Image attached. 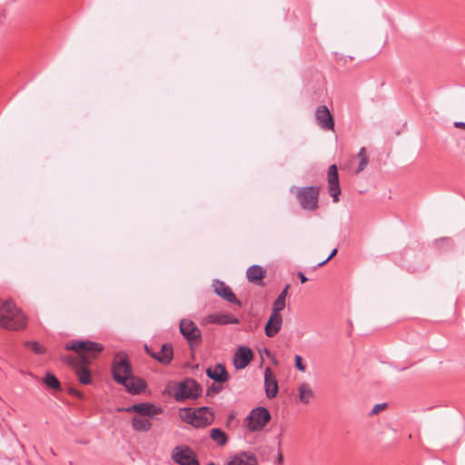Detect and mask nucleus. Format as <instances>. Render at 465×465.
<instances>
[{"label":"nucleus","mask_w":465,"mask_h":465,"mask_svg":"<svg viewBox=\"0 0 465 465\" xmlns=\"http://www.w3.org/2000/svg\"><path fill=\"white\" fill-rule=\"evenodd\" d=\"M25 345L32 350L35 354L45 353V348L38 341H25Z\"/></svg>","instance_id":"nucleus-28"},{"label":"nucleus","mask_w":465,"mask_h":465,"mask_svg":"<svg viewBox=\"0 0 465 465\" xmlns=\"http://www.w3.org/2000/svg\"><path fill=\"white\" fill-rule=\"evenodd\" d=\"M271 419V413L265 407H256L245 418L244 426L252 432L261 431Z\"/></svg>","instance_id":"nucleus-6"},{"label":"nucleus","mask_w":465,"mask_h":465,"mask_svg":"<svg viewBox=\"0 0 465 465\" xmlns=\"http://www.w3.org/2000/svg\"><path fill=\"white\" fill-rule=\"evenodd\" d=\"M282 325V314L271 313V316L265 324V334L269 338L274 337L281 330Z\"/></svg>","instance_id":"nucleus-21"},{"label":"nucleus","mask_w":465,"mask_h":465,"mask_svg":"<svg viewBox=\"0 0 465 465\" xmlns=\"http://www.w3.org/2000/svg\"><path fill=\"white\" fill-rule=\"evenodd\" d=\"M328 180V192L332 197L334 203L339 202V196L341 194V187L339 183L338 168L336 164H331L328 168L327 172Z\"/></svg>","instance_id":"nucleus-12"},{"label":"nucleus","mask_w":465,"mask_h":465,"mask_svg":"<svg viewBox=\"0 0 465 465\" xmlns=\"http://www.w3.org/2000/svg\"><path fill=\"white\" fill-rule=\"evenodd\" d=\"M145 350L152 358L162 364H169L173 357V347L169 343L163 344L161 350L157 352H152L147 346H145Z\"/></svg>","instance_id":"nucleus-18"},{"label":"nucleus","mask_w":465,"mask_h":465,"mask_svg":"<svg viewBox=\"0 0 465 465\" xmlns=\"http://www.w3.org/2000/svg\"><path fill=\"white\" fill-rule=\"evenodd\" d=\"M296 197L303 210L315 211L319 207L320 189L317 186L298 187Z\"/></svg>","instance_id":"nucleus-7"},{"label":"nucleus","mask_w":465,"mask_h":465,"mask_svg":"<svg viewBox=\"0 0 465 465\" xmlns=\"http://www.w3.org/2000/svg\"><path fill=\"white\" fill-rule=\"evenodd\" d=\"M207 376L216 382L223 383L228 381L229 374L226 368L222 363H217L213 367H209L206 370Z\"/></svg>","instance_id":"nucleus-20"},{"label":"nucleus","mask_w":465,"mask_h":465,"mask_svg":"<svg viewBox=\"0 0 465 465\" xmlns=\"http://www.w3.org/2000/svg\"><path fill=\"white\" fill-rule=\"evenodd\" d=\"M288 288L289 286H285V288L281 292V293L278 295L277 298H281L282 300H284L286 302V296L288 294Z\"/></svg>","instance_id":"nucleus-34"},{"label":"nucleus","mask_w":465,"mask_h":465,"mask_svg":"<svg viewBox=\"0 0 465 465\" xmlns=\"http://www.w3.org/2000/svg\"><path fill=\"white\" fill-rule=\"evenodd\" d=\"M246 277L251 282H257L262 285V279L265 277V271L261 265H252L246 272Z\"/></svg>","instance_id":"nucleus-22"},{"label":"nucleus","mask_w":465,"mask_h":465,"mask_svg":"<svg viewBox=\"0 0 465 465\" xmlns=\"http://www.w3.org/2000/svg\"><path fill=\"white\" fill-rule=\"evenodd\" d=\"M282 460H283L282 455V453H281V452H279V453H278V457H277L278 463H279V464H282Z\"/></svg>","instance_id":"nucleus-37"},{"label":"nucleus","mask_w":465,"mask_h":465,"mask_svg":"<svg viewBox=\"0 0 465 465\" xmlns=\"http://www.w3.org/2000/svg\"><path fill=\"white\" fill-rule=\"evenodd\" d=\"M213 287L214 292L224 299L225 301L236 304L238 306H242V302L237 299L236 295L233 293L232 289L224 283V282L220 280H214L213 282Z\"/></svg>","instance_id":"nucleus-14"},{"label":"nucleus","mask_w":465,"mask_h":465,"mask_svg":"<svg viewBox=\"0 0 465 465\" xmlns=\"http://www.w3.org/2000/svg\"><path fill=\"white\" fill-rule=\"evenodd\" d=\"M253 356L252 351L245 346L240 347L233 356V364L237 370L244 369L248 366Z\"/></svg>","instance_id":"nucleus-17"},{"label":"nucleus","mask_w":465,"mask_h":465,"mask_svg":"<svg viewBox=\"0 0 465 465\" xmlns=\"http://www.w3.org/2000/svg\"><path fill=\"white\" fill-rule=\"evenodd\" d=\"M63 361L72 367L80 383L84 385L90 384L93 381L89 369L91 362L87 355L64 356Z\"/></svg>","instance_id":"nucleus-5"},{"label":"nucleus","mask_w":465,"mask_h":465,"mask_svg":"<svg viewBox=\"0 0 465 465\" xmlns=\"http://www.w3.org/2000/svg\"><path fill=\"white\" fill-rule=\"evenodd\" d=\"M172 459L179 465H200L195 452L188 446H177L173 448Z\"/></svg>","instance_id":"nucleus-10"},{"label":"nucleus","mask_w":465,"mask_h":465,"mask_svg":"<svg viewBox=\"0 0 465 465\" xmlns=\"http://www.w3.org/2000/svg\"><path fill=\"white\" fill-rule=\"evenodd\" d=\"M454 125L458 128L465 129V123L464 122H456Z\"/></svg>","instance_id":"nucleus-36"},{"label":"nucleus","mask_w":465,"mask_h":465,"mask_svg":"<svg viewBox=\"0 0 465 465\" xmlns=\"http://www.w3.org/2000/svg\"><path fill=\"white\" fill-rule=\"evenodd\" d=\"M358 157L361 159V161H360L359 167L356 171L357 173L362 172L369 163V158H368V155L366 153V150L364 147H361L360 149V151L358 153Z\"/></svg>","instance_id":"nucleus-27"},{"label":"nucleus","mask_w":465,"mask_h":465,"mask_svg":"<svg viewBox=\"0 0 465 465\" xmlns=\"http://www.w3.org/2000/svg\"><path fill=\"white\" fill-rule=\"evenodd\" d=\"M64 348L67 351H74L77 355H86L90 353L91 358H95L97 354L104 350V345L89 340H73L66 342Z\"/></svg>","instance_id":"nucleus-8"},{"label":"nucleus","mask_w":465,"mask_h":465,"mask_svg":"<svg viewBox=\"0 0 465 465\" xmlns=\"http://www.w3.org/2000/svg\"><path fill=\"white\" fill-rule=\"evenodd\" d=\"M298 392L300 401L304 404H308L313 398V391L311 386L306 382H303L299 386Z\"/></svg>","instance_id":"nucleus-24"},{"label":"nucleus","mask_w":465,"mask_h":465,"mask_svg":"<svg viewBox=\"0 0 465 465\" xmlns=\"http://www.w3.org/2000/svg\"><path fill=\"white\" fill-rule=\"evenodd\" d=\"M179 417L183 421L195 428H205L213 422L214 412L209 407L196 409L184 407L179 410Z\"/></svg>","instance_id":"nucleus-4"},{"label":"nucleus","mask_w":465,"mask_h":465,"mask_svg":"<svg viewBox=\"0 0 465 465\" xmlns=\"http://www.w3.org/2000/svg\"><path fill=\"white\" fill-rule=\"evenodd\" d=\"M222 390V387L221 386H215V385H213L212 387H209L208 390H207V395L210 396V395H213V394H215V393H218L220 392Z\"/></svg>","instance_id":"nucleus-32"},{"label":"nucleus","mask_w":465,"mask_h":465,"mask_svg":"<svg viewBox=\"0 0 465 465\" xmlns=\"http://www.w3.org/2000/svg\"><path fill=\"white\" fill-rule=\"evenodd\" d=\"M164 393L173 397L177 402H184L198 399L203 393V388L196 380L186 378L178 383L168 382Z\"/></svg>","instance_id":"nucleus-3"},{"label":"nucleus","mask_w":465,"mask_h":465,"mask_svg":"<svg viewBox=\"0 0 465 465\" xmlns=\"http://www.w3.org/2000/svg\"><path fill=\"white\" fill-rule=\"evenodd\" d=\"M286 302L281 298H276L272 304V313L281 314V312L285 308Z\"/></svg>","instance_id":"nucleus-29"},{"label":"nucleus","mask_w":465,"mask_h":465,"mask_svg":"<svg viewBox=\"0 0 465 465\" xmlns=\"http://www.w3.org/2000/svg\"><path fill=\"white\" fill-rule=\"evenodd\" d=\"M122 411L126 412H135L139 414L140 417H145L149 419H152L154 416L162 414L163 412L162 407L151 402H141L133 404L129 407L123 409Z\"/></svg>","instance_id":"nucleus-11"},{"label":"nucleus","mask_w":465,"mask_h":465,"mask_svg":"<svg viewBox=\"0 0 465 465\" xmlns=\"http://www.w3.org/2000/svg\"><path fill=\"white\" fill-rule=\"evenodd\" d=\"M206 320L209 323L220 324V325H228V324H238L240 322L239 319L235 317L232 313L228 312H218L209 314L206 317Z\"/></svg>","instance_id":"nucleus-19"},{"label":"nucleus","mask_w":465,"mask_h":465,"mask_svg":"<svg viewBox=\"0 0 465 465\" xmlns=\"http://www.w3.org/2000/svg\"><path fill=\"white\" fill-rule=\"evenodd\" d=\"M264 388L265 394L268 399H273L278 393V381L276 375L270 367L264 370Z\"/></svg>","instance_id":"nucleus-15"},{"label":"nucleus","mask_w":465,"mask_h":465,"mask_svg":"<svg viewBox=\"0 0 465 465\" xmlns=\"http://www.w3.org/2000/svg\"><path fill=\"white\" fill-rule=\"evenodd\" d=\"M45 384L55 391H61V383L59 380L51 372H47L44 378Z\"/></svg>","instance_id":"nucleus-26"},{"label":"nucleus","mask_w":465,"mask_h":465,"mask_svg":"<svg viewBox=\"0 0 465 465\" xmlns=\"http://www.w3.org/2000/svg\"><path fill=\"white\" fill-rule=\"evenodd\" d=\"M337 253V249H333L332 252H331V254L324 260L322 261V262H320L318 265L319 266H322L323 264H325L327 262H329L332 257H334Z\"/></svg>","instance_id":"nucleus-33"},{"label":"nucleus","mask_w":465,"mask_h":465,"mask_svg":"<svg viewBox=\"0 0 465 465\" xmlns=\"http://www.w3.org/2000/svg\"><path fill=\"white\" fill-rule=\"evenodd\" d=\"M27 325V317L12 300H0V327L21 331Z\"/></svg>","instance_id":"nucleus-2"},{"label":"nucleus","mask_w":465,"mask_h":465,"mask_svg":"<svg viewBox=\"0 0 465 465\" xmlns=\"http://www.w3.org/2000/svg\"><path fill=\"white\" fill-rule=\"evenodd\" d=\"M131 425L133 430L138 432H147L153 426L149 418L140 416H134L131 420Z\"/></svg>","instance_id":"nucleus-23"},{"label":"nucleus","mask_w":465,"mask_h":465,"mask_svg":"<svg viewBox=\"0 0 465 465\" xmlns=\"http://www.w3.org/2000/svg\"><path fill=\"white\" fill-rule=\"evenodd\" d=\"M180 332L186 339L190 347H199L202 343V332L196 324L188 319L180 322Z\"/></svg>","instance_id":"nucleus-9"},{"label":"nucleus","mask_w":465,"mask_h":465,"mask_svg":"<svg viewBox=\"0 0 465 465\" xmlns=\"http://www.w3.org/2000/svg\"><path fill=\"white\" fill-rule=\"evenodd\" d=\"M297 275H298L299 279L301 280L302 283H305L308 281V278L304 275L303 272H299Z\"/></svg>","instance_id":"nucleus-35"},{"label":"nucleus","mask_w":465,"mask_h":465,"mask_svg":"<svg viewBox=\"0 0 465 465\" xmlns=\"http://www.w3.org/2000/svg\"><path fill=\"white\" fill-rule=\"evenodd\" d=\"M208 465H215L213 462H210Z\"/></svg>","instance_id":"nucleus-38"},{"label":"nucleus","mask_w":465,"mask_h":465,"mask_svg":"<svg viewBox=\"0 0 465 465\" xmlns=\"http://www.w3.org/2000/svg\"><path fill=\"white\" fill-rule=\"evenodd\" d=\"M295 367L301 371H305L306 370L305 365L302 363V358L300 355L295 356Z\"/></svg>","instance_id":"nucleus-30"},{"label":"nucleus","mask_w":465,"mask_h":465,"mask_svg":"<svg viewBox=\"0 0 465 465\" xmlns=\"http://www.w3.org/2000/svg\"><path fill=\"white\" fill-rule=\"evenodd\" d=\"M386 407V403L376 404L371 411V414H378L383 411Z\"/></svg>","instance_id":"nucleus-31"},{"label":"nucleus","mask_w":465,"mask_h":465,"mask_svg":"<svg viewBox=\"0 0 465 465\" xmlns=\"http://www.w3.org/2000/svg\"><path fill=\"white\" fill-rule=\"evenodd\" d=\"M210 438L220 447L228 442L227 434L219 428H213L210 430Z\"/></svg>","instance_id":"nucleus-25"},{"label":"nucleus","mask_w":465,"mask_h":465,"mask_svg":"<svg viewBox=\"0 0 465 465\" xmlns=\"http://www.w3.org/2000/svg\"><path fill=\"white\" fill-rule=\"evenodd\" d=\"M224 465H258V460L252 452L241 451L230 456Z\"/></svg>","instance_id":"nucleus-16"},{"label":"nucleus","mask_w":465,"mask_h":465,"mask_svg":"<svg viewBox=\"0 0 465 465\" xmlns=\"http://www.w3.org/2000/svg\"><path fill=\"white\" fill-rule=\"evenodd\" d=\"M112 375L117 383L123 385L133 395L142 393L147 385L143 379L133 375L131 362L128 356L124 353H118L114 358Z\"/></svg>","instance_id":"nucleus-1"},{"label":"nucleus","mask_w":465,"mask_h":465,"mask_svg":"<svg viewBox=\"0 0 465 465\" xmlns=\"http://www.w3.org/2000/svg\"><path fill=\"white\" fill-rule=\"evenodd\" d=\"M318 126L324 131H334V119L326 105H320L315 111Z\"/></svg>","instance_id":"nucleus-13"}]
</instances>
